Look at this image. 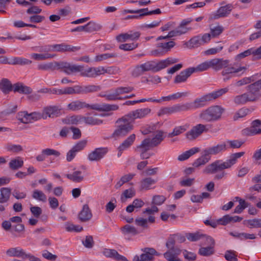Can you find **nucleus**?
<instances>
[{"mask_svg": "<svg viewBox=\"0 0 261 261\" xmlns=\"http://www.w3.org/2000/svg\"><path fill=\"white\" fill-rule=\"evenodd\" d=\"M13 85L7 79L4 78L0 81V89L5 93H8L12 91Z\"/></svg>", "mask_w": 261, "mask_h": 261, "instance_id": "obj_28", "label": "nucleus"}, {"mask_svg": "<svg viewBox=\"0 0 261 261\" xmlns=\"http://www.w3.org/2000/svg\"><path fill=\"white\" fill-rule=\"evenodd\" d=\"M84 246L87 248H91L94 246V242L92 236H87L86 237L85 240L83 241Z\"/></svg>", "mask_w": 261, "mask_h": 261, "instance_id": "obj_63", "label": "nucleus"}, {"mask_svg": "<svg viewBox=\"0 0 261 261\" xmlns=\"http://www.w3.org/2000/svg\"><path fill=\"white\" fill-rule=\"evenodd\" d=\"M133 87H119L115 89L116 94L119 96L121 94L128 93L134 90Z\"/></svg>", "mask_w": 261, "mask_h": 261, "instance_id": "obj_55", "label": "nucleus"}, {"mask_svg": "<svg viewBox=\"0 0 261 261\" xmlns=\"http://www.w3.org/2000/svg\"><path fill=\"white\" fill-rule=\"evenodd\" d=\"M136 139V135L134 134L129 135L118 147L119 153L118 155H121L122 152L124 150L129 148L134 143Z\"/></svg>", "mask_w": 261, "mask_h": 261, "instance_id": "obj_20", "label": "nucleus"}, {"mask_svg": "<svg viewBox=\"0 0 261 261\" xmlns=\"http://www.w3.org/2000/svg\"><path fill=\"white\" fill-rule=\"evenodd\" d=\"M256 100V98L253 96L250 95L248 93L239 95L234 97L233 101L237 105H244L248 101H254Z\"/></svg>", "mask_w": 261, "mask_h": 261, "instance_id": "obj_19", "label": "nucleus"}, {"mask_svg": "<svg viewBox=\"0 0 261 261\" xmlns=\"http://www.w3.org/2000/svg\"><path fill=\"white\" fill-rule=\"evenodd\" d=\"M228 91V88H222L220 89H219L217 91H214L212 93H208L209 97L211 99V100L213 99H216L223 94H225Z\"/></svg>", "mask_w": 261, "mask_h": 261, "instance_id": "obj_41", "label": "nucleus"}, {"mask_svg": "<svg viewBox=\"0 0 261 261\" xmlns=\"http://www.w3.org/2000/svg\"><path fill=\"white\" fill-rule=\"evenodd\" d=\"M86 33H92L93 32L98 31L102 28L100 24L94 21L89 22L87 24H86Z\"/></svg>", "mask_w": 261, "mask_h": 261, "instance_id": "obj_35", "label": "nucleus"}, {"mask_svg": "<svg viewBox=\"0 0 261 261\" xmlns=\"http://www.w3.org/2000/svg\"><path fill=\"white\" fill-rule=\"evenodd\" d=\"M55 56L54 55L49 54H32L31 57L36 60H43L48 58H51Z\"/></svg>", "mask_w": 261, "mask_h": 261, "instance_id": "obj_57", "label": "nucleus"}, {"mask_svg": "<svg viewBox=\"0 0 261 261\" xmlns=\"http://www.w3.org/2000/svg\"><path fill=\"white\" fill-rule=\"evenodd\" d=\"M85 93H93L98 91L100 90V87L94 85H84Z\"/></svg>", "mask_w": 261, "mask_h": 261, "instance_id": "obj_62", "label": "nucleus"}, {"mask_svg": "<svg viewBox=\"0 0 261 261\" xmlns=\"http://www.w3.org/2000/svg\"><path fill=\"white\" fill-rule=\"evenodd\" d=\"M13 91L20 94H29L32 93V89L28 86L23 85L21 83H17L13 85Z\"/></svg>", "mask_w": 261, "mask_h": 261, "instance_id": "obj_25", "label": "nucleus"}, {"mask_svg": "<svg viewBox=\"0 0 261 261\" xmlns=\"http://www.w3.org/2000/svg\"><path fill=\"white\" fill-rule=\"evenodd\" d=\"M175 234L171 235L168 238L166 243V247L169 250H174V247L175 243Z\"/></svg>", "mask_w": 261, "mask_h": 261, "instance_id": "obj_60", "label": "nucleus"}, {"mask_svg": "<svg viewBox=\"0 0 261 261\" xmlns=\"http://www.w3.org/2000/svg\"><path fill=\"white\" fill-rule=\"evenodd\" d=\"M187 46L189 48L198 47L202 44L201 38L199 36H195L192 38L187 43Z\"/></svg>", "mask_w": 261, "mask_h": 261, "instance_id": "obj_45", "label": "nucleus"}, {"mask_svg": "<svg viewBox=\"0 0 261 261\" xmlns=\"http://www.w3.org/2000/svg\"><path fill=\"white\" fill-rule=\"evenodd\" d=\"M250 112V110L247 108L240 109L233 115V119L237 120L239 118H242L246 116Z\"/></svg>", "mask_w": 261, "mask_h": 261, "instance_id": "obj_51", "label": "nucleus"}, {"mask_svg": "<svg viewBox=\"0 0 261 261\" xmlns=\"http://www.w3.org/2000/svg\"><path fill=\"white\" fill-rule=\"evenodd\" d=\"M229 63V61L228 60H223L222 58H214L200 64L196 67V69L198 72H202L210 68L218 71L227 67Z\"/></svg>", "mask_w": 261, "mask_h": 261, "instance_id": "obj_6", "label": "nucleus"}, {"mask_svg": "<svg viewBox=\"0 0 261 261\" xmlns=\"http://www.w3.org/2000/svg\"><path fill=\"white\" fill-rule=\"evenodd\" d=\"M117 55L114 53L112 54H103L96 56L95 57L94 61L95 62H100L103 60L107 59L108 58H114L117 57Z\"/></svg>", "mask_w": 261, "mask_h": 261, "instance_id": "obj_58", "label": "nucleus"}, {"mask_svg": "<svg viewBox=\"0 0 261 261\" xmlns=\"http://www.w3.org/2000/svg\"><path fill=\"white\" fill-rule=\"evenodd\" d=\"M121 230L125 234L130 233L133 235H136L139 233L136 228L134 226H131L127 224L122 227Z\"/></svg>", "mask_w": 261, "mask_h": 261, "instance_id": "obj_54", "label": "nucleus"}, {"mask_svg": "<svg viewBox=\"0 0 261 261\" xmlns=\"http://www.w3.org/2000/svg\"><path fill=\"white\" fill-rule=\"evenodd\" d=\"M248 206V203L244 200L240 199L239 204L237 206L234 210V213L240 214Z\"/></svg>", "mask_w": 261, "mask_h": 261, "instance_id": "obj_56", "label": "nucleus"}, {"mask_svg": "<svg viewBox=\"0 0 261 261\" xmlns=\"http://www.w3.org/2000/svg\"><path fill=\"white\" fill-rule=\"evenodd\" d=\"M213 246H208L206 247H201L199 250V253L202 256H210L214 253V249Z\"/></svg>", "mask_w": 261, "mask_h": 261, "instance_id": "obj_46", "label": "nucleus"}, {"mask_svg": "<svg viewBox=\"0 0 261 261\" xmlns=\"http://www.w3.org/2000/svg\"><path fill=\"white\" fill-rule=\"evenodd\" d=\"M23 165V161L19 156L11 160L9 164L10 168L13 170H17L22 167Z\"/></svg>", "mask_w": 261, "mask_h": 261, "instance_id": "obj_32", "label": "nucleus"}, {"mask_svg": "<svg viewBox=\"0 0 261 261\" xmlns=\"http://www.w3.org/2000/svg\"><path fill=\"white\" fill-rule=\"evenodd\" d=\"M100 73L101 74H103L105 73H109L110 74H116L119 73L120 69L116 67H109L107 68H105L103 67H100Z\"/></svg>", "mask_w": 261, "mask_h": 261, "instance_id": "obj_47", "label": "nucleus"}, {"mask_svg": "<svg viewBox=\"0 0 261 261\" xmlns=\"http://www.w3.org/2000/svg\"><path fill=\"white\" fill-rule=\"evenodd\" d=\"M187 125L176 126L171 133L168 134V138H172L174 136H178L185 132L188 128Z\"/></svg>", "mask_w": 261, "mask_h": 261, "instance_id": "obj_36", "label": "nucleus"}, {"mask_svg": "<svg viewBox=\"0 0 261 261\" xmlns=\"http://www.w3.org/2000/svg\"><path fill=\"white\" fill-rule=\"evenodd\" d=\"M244 153V152H240L231 154L229 159L223 162H221L220 160H216L207 165L203 170V173L206 174H216L214 179L220 180L226 175V173L224 170L230 168L236 163L237 160L242 157Z\"/></svg>", "mask_w": 261, "mask_h": 261, "instance_id": "obj_1", "label": "nucleus"}, {"mask_svg": "<svg viewBox=\"0 0 261 261\" xmlns=\"http://www.w3.org/2000/svg\"><path fill=\"white\" fill-rule=\"evenodd\" d=\"M82 171H76L72 174H67L66 175L67 178L75 182H81L84 179V176L81 175Z\"/></svg>", "mask_w": 261, "mask_h": 261, "instance_id": "obj_33", "label": "nucleus"}, {"mask_svg": "<svg viewBox=\"0 0 261 261\" xmlns=\"http://www.w3.org/2000/svg\"><path fill=\"white\" fill-rule=\"evenodd\" d=\"M178 61V59L172 58H168L165 60L159 61L161 70L168 67L170 65L177 63Z\"/></svg>", "mask_w": 261, "mask_h": 261, "instance_id": "obj_39", "label": "nucleus"}, {"mask_svg": "<svg viewBox=\"0 0 261 261\" xmlns=\"http://www.w3.org/2000/svg\"><path fill=\"white\" fill-rule=\"evenodd\" d=\"M68 110L72 111H77L84 108H89L92 110L98 111L108 112L110 111H116L119 109V106L117 105L102 104L99 105L95 103L89 105L85 101H82L79 100L73 101L67 105Z\"/></svg>", "mask_w": 261, "mask_h": 261, "instance_id": "obj_2", "label": "nucleus"}, {"mask_svg": "<svg viewBox=\"0 0 261 261\" xmlns=\"http://www.w3.org/2000/svg\"><path fill=\"white\" fill-rule=\"evenodd\" d=\"M11 190L9 188H2L1 189L0 203L7 202L10 196Z\"/></svg>", "mask_w": 261, "mask_h": 261, "instance_id": "obj_34", "label": "nucleus"}, {"mask_svg": "<svg viewBox=\"0 0 261 261\" xmlns=\"http://www.w3.org/2000/svg\"><path fill=\"white\" fill-rule=\"evenodd\" d=\"M199 151L200 149L199 148H192L190 150L186 151L182 153V154L178 155L177 159L179 161H184L185 160L188 159L190 156Z\"/></svg>", "mask_w": 261, "mask_h": 261, "instance_id": "obj_29", "label": "nucleus"}, {"mask_svg": "<svg viewBox=\"0 0 261 261\" xmlns=\"http://www.w3.org/2000/svg\"><path fill=\"white\" fill-rule=\"evenodd\" d=\"M156 133L157 134L152 139L147 138L149 140V143H151V145L153 147L160 144L164 139V138L163 137L164 132L162 130H158Z\"/></svg>", "mask_w": 261, "mask_h": 261, "instance_id": "obj_31", "label": "nucleus"}, {"mask_svg": "<svg viewBox=\"0 0 261 261\" xmlns=\"http://www.w3.org/2000/svg\"><path fill=\"white\" fill-rule=\"evenodd\" d=\"M205 152L202 151V155L196 159L193 163V166L195 168H198L201 166L204 165L209 162L211 158L207 155H205Z\"/></svg>", "mask_w": 261, "mask_h": 261, "instance_id": "obj_27", "label": "nucleus"}, {"mask_svg": "<svg viewBox=\"0 0 261 261\" xmlns=\"http://www.w3.org/2000/svg\"><path fill=\"white\" fill-rule=\"evenodd\" d=\"M100 67H89L85 69L83 66L72 64L68 62L67 69L65 71V73L70 75L73 73L80 72V75L82 76L95 77L100 75Z\"/></svg>", "mask_w": 261, "mask_h": 261, "instance_id": "obj_3", "label": "nucleus"}, {"mask_svg": "<svg viewBox=\"0 0 261 261\" xmlns=\"http://www.w3.org/2000/svg\"><path fill=\"white\" fill-rule=\"evenodd\" d=\"M67 65L68 62H54L39 64L37 66V69L39 70H50L51 71L61 69L65 73V71L67 69Z\"/></svg>", "mask_w": 261, "mask_h": 261, "instance_id": "obj_8", "label": "nucleus"}, {"mask_svg": "<svg viewBox=\"0 0 261 261\" xmlns=\"http://www.w3.org/2000/svg\"><path fill=\"white\" fill-rule=\"evenodd\" d=\"M108 151L107 148H97L88 154V158L91 162L99 161L105 156Z\"/></svg>", "mask_w": 261, "mask_h": 261, "instance_id": "obj_12", "label": "nucleus"}, {"mask_svg": "<svg viewBox=\"0 0 261 261\" xmlns=\"http://www.w3.org/2000/svg\"><path fill=\"white\" fill-rule=\"evenodd\" d=\"M32 197L33 198L38 200L45 202L46 201V196L41 191L35 190L33 191Z\"/></svg>", "mask_w": 261, "mask_h": 261, "instance_id": "obj_52", "label": "nucleus"}, {"mask_svg": "<svg viewBox=\"0 0 261 261\" xmlns=\"http://www.w3.org/2000/svg\"><path fill=\"white\" fill-rule=\"evenodd\" d=\"M211 35L212 37H216L220 35L223 31L222 27L217 25V26H210Z\"/></svg>", "mask_w": 261, "mask_h": 261, "instance_id": "obj_53", "label": "nucleus"}, {"mask_svg": "<svg viewBox=\"0 0 261 261\" xmlns=\"http://www.w3.org/2000/svg\"><path fill=\"white\" fill-rule=\"evenodd\" d=\"M207 130L206 125L198 124L194 126L190 131L186 133V137L189 140H193L197 138L203 132H207Z\"/></svg>", "mask_w": 261, "mask_h": 261, "instance_id": "obj_10", "label": "nucleus"}, {"mask_svg": "<svg viewBox=\"0 0 261 261\" xmlns=\"http://www.w3.org/2000/svg\"><path fill=\"white\" fill-rule=\"evenodd\" d=\"M102 253L107 257L114 258L117 260L127 261L125 256L119 254L115 249L105 248Z\"/></svg>", "mask_w": 261, "mask_h": 261, "instance_id": "obj_22", "label": "nucleus"}, {"mask_svg": "<svg viewBox=\"0 0 261 261\" xmlns=\"http://www.w3.org/2000/svg\"><path fill=\"white\" fill-rule=\"evenodd\" d=\"M80 49L79 46H73L70 45L62 43L59 44H54L48 46V51H56L58 52H75Z\"/></svg>", "mask_w": 261, "mask_h": 261, "instance_id": "obj_9", "label": "nucleus"}, {"mask_svg": "<svg viewBox=\"0 0 261 261\" xmlns=\"http://www.w3.org/2000/svg\"><path fill=\"white\" fill-rule=\"evenodd\" d=\"M186 237L187 239L191 242H195L204 237V235L200 234L199 232L196 233H188L186 234Z\"/></svg>", "mask_w": 261, "mask_h": 261, "instance_id": "obj_50", "label": "nucleus"}, {"mask_svg": "<svg viewBox=\"0 0 261 261\" xmlns=\"http://www.w3.org/2000/svg\"><path fill=\"white\" fill-rule=\"evenodd\" d=\"M152 147H153V146L151 145V143H149V140L148 139H145L142 141L140 145L137 146L135 150L137 151H139L140 153H143L148 151Z\"/></svg>", "mask_w": 261, "mask_h": 261, "instance_id": "obj_30", "label": "nucleus"}, {"mask_svg": "<svg viewBox=\"0 0 261 261\" xmlns=\"http://www.w3.org/2000/svg\"><path fill=\"white\" fill-rule=\"evenodd\" d=\"M246 88L249 91L248 93L250 95L253 96L254 98H256V100L258 98L257 96V92L261 89V84L259 83V81L248 85Z\"/></svg>", "mask_w": 261, "mask_h": 261, "instance_id": "obj_26", "label": "nucleus"}, {"mask_svg": "<svg viewBox=\"0 0 261 261\" xmlns=\"http://www.w3.org/2000/svg\"><path fill=\"white\" fill-rule=\"evenodd\" d=\"M173 107L174 113L191 110V106L189 102L182 104H176L174 105Z\"/></svg>", "mask_w": 261, "mask_h": 261, "instance_id": "obj_42", "label": "nucleus"}, {"mask_svg": "<svg viewBox=\"0 0 261 261\" xmlns=\"http://www.w3.org/2000/svg\"><path fill=\"white\" fill-rule=\"evenodd\" d=\"M233 9L231 4H227L224 6L220 7L216 13H214L211 17L212 19H218L220 18L225 17L228 16Z\"/></svg>", "mask_w": 261, "mask_h": 261, "instance_id": "obj_13", "label": "nucleus"}, {"mask_svg": "<svg viewBox=\"0 0 261 261\" xmlns=\"http://www.w3.org/2000/svg\"><path fill=\"white\" fill-rule=\"evenodd\" d=\"M92 217L91 211L88 204H84L82 211L79 214V218L81 222H87Z\"/></svg>", "mask_w": 261, "mask_h": 261, "instance_id": "obj_23", "label": "nucleus"}, {"mask_svg": "<svg viewBox=\"0 0 261 261\" xmlns=\"http://www.w3.org/2000/svg\"><path fill=\"white\" fill-rule=\"evenodd\" d=\"M82 121L89 125H99L102 123V120L93 117H82Z\"/></svg>", "mask_w": 261, "mask_h": 261, "instance_id": "obj_44", "label": "nucleus"}, {"mask_svg": "<svg viewBox=\"0 0 261 261\" xmlns=\"http://www.w3.org/2000/svg\"><path fill=\"white\" fill-rule=\"evenodd\" d=\"M140 36V33L139 32H133L130 31L129 33L121 34L116 37V39L118 42H123L128 40L132 41L136 40Z\"/></svg>", "mask_w": 261, "mask_h": 261, "instance_id": "obj_17", "label": "nucleus"}, {"mask_svg": "<svg viewBox=\"0 0 261 261\" xmlns=\"http://www.w3.org/2000/svg\"><path fill=\"white\" fill-rule=\"evenodd\" d=\"M175 45V43L174 41H171L168 42L159 43L158 47L161 48L165 54L173 47Z\"/></svg>", "mask_w": 261, "mask_h": 261, "instance_id": "obj_49", "label": "nucleus"}, {"mask_svg": "<svg viewBox=\"0 0 261 261\" xmlns=\"http://www.w3.org/2000/svg\"><path fill=\"white\" fill-rule=\"evenodd\" d=\"M156 182V180L151 177L145 178L141 181V189L146 190H149L150 189V186L154 184Z\"/></svg>", "mask_w": 261, "mask_h": 261, "instance_id": "obj_37", "label": "nucleus"}, {"mask_svg": "<svg viewBox=\"0 0 261 261\" xmlns=\"http://www.w3.org/2000/svg\"><path fill=\"white\" fill-rule=\"evenodd\" d=\"M225 109L220 106L210 107L203 110L199 114V118L206 122H214L220 120Z\"/></svg>", "mask_w": 261, "mask_h": 261, "instance_id": "obj_4", "label": "nucleus"}, {"mask_svg": "<svg viewBox=\"0 0 261 261\" xmlns=\"http://www.w3.org/2000/svg\"><path fill=\"white\" fill-rule=\"evenodd\" d=\"M117 127L113 134V137H124L133 129V121L126 114L117 119Z\"/></svg>", "mask_w": 261, "mask_h": 261, "instance_id": "obj_5", "label": "nucleus"}, {"mask_svg": "<svg viewBox=\"0 0 261 261\" xmlns=\"http://www.w3.org/2000/svg\"><path fill=\"white\" fill-rule=\"evenodd\" d=\"M6 254L10 257H27L30 256L27 254L23 249L19 248H11L6 251Z\"/></svg>", "mask_w": 261, "mask_h": 261, "instance_id": "obj_24", "label": "nucleus"}, {"mask_svg": "<svg viewBox=\"0 0 261 261\" xmlns=\"http://www.w3.org/2000/svg\"><path fill=\"white\" fill-rule=\"evenodd\" d=\"M43 119H46L47 118H55L60 115L61 111L58 107L47 106L45 107L42 110Z\"/></svg>", "mask_w": 261, "mask_h": 261, "instance_id": "obj_11", "label": "nucleus"}, {"mask_svg": "<svg viewBox=\"0 0 261 261\" xmlns=\"http://www.w3.org/2000/svg\"><path fill=\"white\" fill-rule=\"evenodd\" d=\"M18 119L22 123L27 124L32 122L30 113L27 111L20 112L18 113Z\"/></svg>", "mask_w": 261, "mask_h": 261, "instance_id": "obj_43", "label": "nucleus"}, {"mask_svg": "<svg viewBox=\"0 0 261 261\" xmlns=\"http://www.w3.org/2000/svg\"><path fill=\"white\" fill-rule=\"evenodd\" d=\"M135 195V191L134 189L130 188L124 191L121 196V200L124 202L127 198H130Z\"/></svg>", "mask_w": 261, "mask_h": 261, "instance_id": "obj_48", "label": "nucleus"}, {"mask_svg": "<svg viewBox=\"0 0 261 261\" xmlns=\"http://www.w3.org/2000/svg\"><path fill=\"white\" fill-rule=\"evenodd\" d=\"M211 101L208 94L204 95L201 97L196 98L193 102H189L191 110L201 108L206 105L208 101Z\"/></svg>", "mask_w": 261, "mask_h": 261, "instance_id": "obj_18", "label": "nucleus"}, {"mask_svg": "<svg viewBox=\"0 0 261 261\" xmlns=\"http://www.w3.org/2000/svg\"><path fill=\"white\" fill-rule=\"evenodd\" d=\"M247 221L248 224L250 225V228L261 227V219H254L252 220H248Z\"/></svg>", "mask_w": 261, "mask_h": 261, "instance_id": "obj_64", "label": "nucleus"}, {"mask_svg": "<svg viewBox=\"0 0 261 261\" xmlns=\"http://www.w3.org/2000/svg\"><path fill=\"white\" fill-rule=\"evenodd\" d=\"M194 72H198L196 67L189 68L181 71L179 74L175 77L174 83L175 84H178L185 82L188 77Z\"/></svg>", "mask_w": 261, "mask_h": 261, "instance_id": "obj_14", "label": "nucleus"}, {"mask_svg": "<svg viewBox=\"0 0 261 261\" xmlns=\"http://www.w3.org/2000/svg\"><path fill=\"white\" fill-rule=\"evenodd\" d=\"M150 109L143 108L132 111L127 115L134 122L135 119L143 118L150 114Z\"/></svg>", "mask_w": 261, "mask_h": 261, "instance_id": "obj_15", "label": "nucleus"}, {"mask_svg": "<svg viewBox=\"0 0 261 261\" xmlns=\"http://www.w3.org/2000/svg\"><path fill=\"white\" fill-rule=\"evenodd\" d=\"M142 251L144 252L139 257L146 261H151L154 259V255H159L156 250L153 248H144L142 249Z\"/></svg>", "mask_w": 261, "mask_h": 261, "instance_id": "obj_21", "label": "nucleus"}, {"mask_svg": "<svg viewBox=\"0 0 261 261\" xmlns=\"http://www.w3.org/2000/svg\"><path fill=\"white\" fill-rule=\"evenodd\" d=\"M174 113L173 106L169 107H165L161 109L158 112V116H161L164 115H169Z\"/></svg>", "mask_w": 261, "mask_h": 261, "instance_id": "obj_61", "label": "nucleus"}, {"mask_svg": "<svg viewBox=\"0 0 261 261\" xmlns=\"http://www.w3.org/2000/svg\"><path fill=\"white\" fill-rule=\"evenodd\" d=\"M251 54L254 55V50L252 48L248 49L244 51V52L237 55L235 57V60L236 61H240L242 59L246 57H248L249 55H250Z\"/></svg>", "mask_w": 261, "mask_h": 261, "instance_id": "obj_59", "label": "nucleus"}, {"mask_svg": "<svg viewBox=\"0 0 261 261\" xmlns=\"http://www.w3.org/2000/svg\"><path fill=\"white\" fill-rule=\"evenodd\" d=\"M224 68L225 69L222 71V74L223 76L232 73H238L241 71H243L244 72L247 69V67L245 66L240 67L238 68H236L233 67H230L227 68L226 67Z\"/></svg>", "mask_w": 261, "mask_h": 261, "instance_id": "obj_38", "label": "nucleus"}, {"mask_svg": "<svg viewBox=\"0 0 261 261\" xmlns=\"http://www.w3.org/2000/svg\"><path fill=\"white\" fill-rule=\"evenodd\" d=\"M161 70L159 62L149 61L143 64L136 66L132 71V74L134 77H138L145 72L151 71L153 72Z\"/></svg>", "mask_w": 261, "mask_h": 261, "instance_id": "obj_7", "label": "nucleus"}, {"mask_svg": "<svg viewBox=\"0 0 261 261\" xmlns=\"http://www.w3.org/2000/svg\"><path fill=\"white\" fill-rule=\"evenodd\" d=\"M32 63V61L25 58H21L18 57L13 58L11 61H9L8 64L12 65H29Z\"/></svg>", "mask_w": 261, "mask_h": 261, "instance_id": "obj_40", "label": "nucleus"}, {"mask_svg": "<svg viewBox=\"0 0 261 261\" xmlns=\"http://www.w3.org/2000/svg\"><path fill=\"white\" fill-rule=\"evenodd\" d=\"M226 145L225 143L217 144L215 146L207 147L204 149L203 150L205 152V154L208 156L212 155H216L220 153L221 152L224 151L226 150Z\"/></svg>", "mask_w": 261, "mask_h": 261, "instance_id": "obj_16", "label": "nucleus"}]
</instances>
